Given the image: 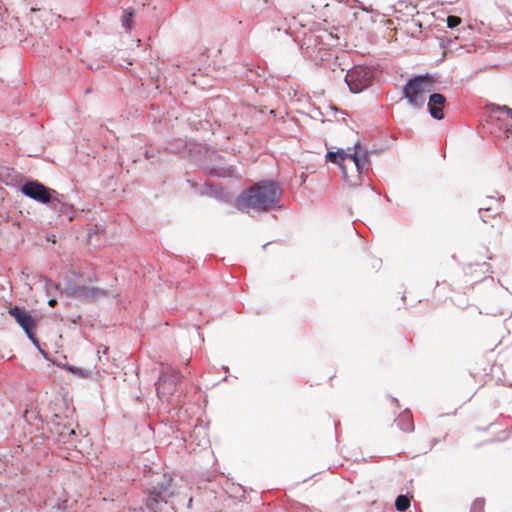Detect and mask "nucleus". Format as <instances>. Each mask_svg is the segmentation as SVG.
<instances>
[{
    "instance_id": "obj_1",
    "label": "nucleus",
    "mask_w": 512,
    "mask_h": 512,
    "mask_svg": "<svg viewBox=\"0 0 512 512\" xmlns=\"http://www.w3.org/2000/svg\"><path fill=\"white\" fill-rule=\"evenodd\" d=\"M281 188L274 181H261L241 193L236 200L237 208L246 213L266 212L278 206Z\"/></svg>"
},
{
    "instance_id": "obj_2",
    "label": "nucleus",
    "mask_w": 512,
    "mask_h": 512,
    "mask_svg": "<svg viewBox=\"0 0 512 512\" xmlns=\"http://www.w3.org/2000/svg\"><path fill=\"white\" fill-rule=\"evenodd\" d=\"M359 144L354 148L338 149L337 151H329L326 154V160L339 165L342 170L343 179L350 185H357L360 182V175L363 170L368 168L367 155L358 152Z\"/></svg>"
},
{
    "instance_id": "obj_3",
    "label": "nucleus",
    "mask_w": 512,
    "mask_h": 512,
    "mask_svg": "<svg viewBox=\"0 0 512 512\" xmlns=\"http://www.w3.org/2000/svg\"><path fill=\"white\" fill-rule=\"evenodd\" d=\"M433 90V81L428 76H418L410 79L403 92L409 103L420 107L426 100V94Z\"/></svg>"
},
{
    "instance_id": "obj_4",
    "label": "nucleus",
    "mask_w": 512,
    "mask_h": 512,
    "mask_svg": "<svg viewBox=\"0 0 512 512\" xmlns=\"http://www.w3.org/2000/svg\"><path fill=\"white\" fill-rule=\"evenodd\" d=\"M10 316H12L19 326L24 330L28 338L34 343L38 344L36 337V329L38 326V318L34 317L24 307L14 306L8 310Z\"/></svg>"
},
{
    "instance_id": "obj_5",
    "label": "nucleus",
    "mask_w": 512,
    "mask_h": 512,
    "mask_svg": "<svg viewBox=\"0 0 512 512\" xmlns=\"http://www.w3.org/2000/svg\"><path fill=\"white\" fill-rule=\"evenodd\" d=\"M489 118L491 124L499 129V131H491V133L508 139L512 134V110L507 106L493 108Z\"/></svg>"
},
{
    "instance_id": "obj_6",
    "label": "nucleus",
    "mask_w": 512,
    "mask_h": 512,
    "mask_svg": "<svg viewBox=\"0 0 512 512\" xmlns=\"http://www.w3.org/2000/svg\"><path fill=\"white\" fill-rule=\"evenodd\" d=\"M21 192L33 200L46 204L50 203L53 204L54 207H56L57 197L53 196V194H56V191L47 188L42 183L38 181H29L26 182L21 187Z\"/></svg>"
},
{
    "instance_id": "obj_7",
    "label": "nucleus",
    "mask_w": 512,
    "mask_h": 512,
    "mask_svg": "<svg viewBox=\"0 0 512 512\" xmlns=\"http://www.w3.org/2000/svg\"><path fill=\"white\" fill-rule=\"evenodd\" d=\"M372 80V72L366 68L357 66L351 69L346 75V82L351 91L357 93L369 86Z\"/></svg>"
},
{
    "instance_id": "obj_8",
    "label": "nucleus",
    "mask_w": 512,
    "mask_h": 512,
    "mask_svg": "<svg viewBox=\"0 0 512 512\" xmlns=\"http://www.w3.org/2000/svg\"><path fill=\"white\" fill-rule=\"evenodd\" d=\"M502 210V202L496 197H487L483 200L479 207L481 218L484 222H488L489 219L500 220V212Z\"/></svg>"
},
{
    "instance_id": "obj_9",
    "label": "nucleus",
    "mask_w": 512,
    "mask_h": 512,
    "mask_svg": "<svg viewBox=\"0 0 512 512\" xmlns=\"http://www.w3.org/2000/svg\"><path fill=\"white\" fill-rule=\"evenodd\" d=\"M165 480L161 483L160 488L153 487L149 492L147 499V507L154 512L160 509L161 503H167L165 497L162 495L171 486L172 478L164 476Z\"/></svg>"
},
{
    "instance_id": "obj_10",
    "label": "nucleus",
    "mask_w": 512,
    "mask_h": 512,
    "mask_svg": "<svg viewBox=\"0 0 512 512\" xmlns=\"http://www.w3.org/2000/svg\"><path fill=\"white\" fill-rule=\"evenodd\" d=\"M176 376L162 373L156 383L157 395L160 399L169 401L176 391Z\"/></svg>"
},
{
    "instance_id": "obj_11",
    "label": "nucleus",
    "mask_w": 512,
    "mask_h": 512,
    "mask_svg": "<svg viewBox=\"0 0 512 512\" xmlns=\"http://www.w3.org/2000/svg\"><path fill=\"white\" fill-rule=\"evenodd\" d=\"M70 294L78 299L92 301L106 296L107 292L97 287L76 286L71 290Z\"/></svg>"
},
{
    "instance_id": "obj_12",
    "label": "nucleus",
    "mask_w": 512,
    "mask_h": 512,
    "mask_svg": "<svg viewBox=\"0 0 512 512\" xmlns=\"http://www.w3.org/2000/svg\"><path fill=\"white\" fill-rule=\"evenodd\" d=\"M446 98L440 93H433L429 97L428 108L431 116L437 120L444 118L443 107Z\"/></svg>"
},
{
    "instance_id": "obj_13",
    "label": "nucleus",
    "mask_w": 512,
    "mask_h": 512,
    "mask_svg": "<svg viewBox=\"0 0 512 512\" xmlns=\"http://www.w3.org/2000/svg\"><path fill=\"white\" fill-rule=\"evenodd\" d=\"M396 424L404 432H412L414 430L413 417L409 411L402 412L397 418Z\"/></svg>"
},
{
    "instance_id": "obj_14",
    "label": "nucleus",
    "mask_w": 512,
    "mask_h": 512,
    "mask_svg": "<svg viewBox=\"0 0 512 512\" xmlns=\"http://www.w3.org/2000/svg\"><path fill=\"white\" fill-rule=\"evenodd\" d=\"M397 511L403 512L410 507V499L406 495H399L395 500Z\"/></svg>"
},
{
    "instance_id": "obj_15",
    "label": "nucleus",
    "mask_w": 512,
    "mask_h": 512,
    "mask_svg": "<svg viewBox=\"0 0 512 512\" xmlns=\"http://www.w3.org/2000/svg\"><path fill=\"white\" fill-rule=\"evenodd\" d=\"M461 18L458 16L450 15L447 18V26L449 28H455L461 23Z\"/></svg>"
},
{
    "instance_id": "obj_16",
    "label": "nucleus",
    "mask_w": 512,
    "mask_h": 512,
    "mask_svg": "<svg viewBox=\"0 0 512 512\" xmlns=\"http://www.w3.org/2000/svg\"><path fill=\"white\" fill-rule=\"evenodd\" d=\"M55 196L57 197L56 207H54L53 204H50V206L53 210L57 211L59 214H62L66 208V205L59 199L57 193Z\"/></svg>"
},
{
    "instance_id": "obj_17",
    "label": "nucleus",
    "mask_w": 512,
    "mask_h": 512,
    "mask_svg": "<svg viewBox=\"0 0 512 512\" xmlns=\"http://www.w3.org/2000/svg\"><path fill=\"white\" fill-rule=\"evenodd\" d=\"M132 18H133V13L132 12H127L125 15H124V18H123V26L126 27L127 29H131V26H132Z\"/></svg>"
},
{
    "instance_id": "obj_18",
    "label": "nucleus",
    "mask_w": 512,
    "mask_h": 512,
    "mask_svg": "<svg viewBox=\"0 0 512 512\" xmlns=\"http://www.w3.org/2000/svg\"><path fill=\"white\" fill-rule=\"evenodd\" d=\"M66 369L72 373H76V374H79L80 373V369L79 368H76V367H73V366H67Z\"/></svg>"
},
{
    "instance_id": "obj_19",
    "label": "nucleus",
    "mask_w": 512,
    "mask_h": 512,
    "mask_svg": "<svg viewBox=\"0 0 512 512\" xmlns=\"http://www.w3.org/2000/svg\"><path fill=\"white\" fill-rule=\"evenodd\" d=\"M57 301L55 299H50L48 301L49 306L54 307L56 305Z\"/></svg>"
},
{
    "instance_id": "obj_20",
    "label": "nucleus",
    "mask_w": 512,
    "mask_h": 512,
    "mask_svg": "<svg viewBox=\"0 0 512 512\" xmlns=\"http://www.w3.org/2000/svg\"><path fill=\"white\" fill-rule=\"evenodd\" d=\"M107 351H108V347H105V348L103 349V353H107Z\"/></svg>"
},
{
    "instance_id": "obj_21",
    "label": "nucleus",
    "mask_w": 512,
    "mask_h": 512,
    "mask_svg": "<svg viewBox=\"0 0 512 512\" xmlns=\"http://www.w3.org/2000/svg\"><path fill=\"white\" fill-rule=\"evenodd\" d=\"M107 351H108V347H105V348L103 349V353H107Z\"/></svg>"
},
{
    "instance_id": "obj_22",
    "label": "nucleus",
    "mask_w": 512,
    "mask_h": 512,
    "mask_svg": "<svg viewBox=\"0 0 512 512\" xmlns=\"http://www.w3.org/2000/svg\"><path fill=\"white\" fill-rule=\"evenodd\" d=\"M504 233V230L503 229H500L499 230V234H503Z\"/></svg>"
}]
</instances>
